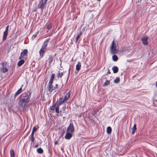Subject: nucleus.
I'll return each mask as SVG.
<instances>
[{"mask_svg": "<svg viewBox=\"0 0 157 157\" xmlns=\"http://www.w3.org/2000/svg\"><path fill=\"white\" fill-rule=\"evenodd\" d=\"M70 95H71V94H70V91H69V92H68L66 94V96H67V98H69V97H70Z\"/></svg>", "mask_w": 157, "mask_h": 157, "instance_id": "38", "label": "nucleus"}, {"mask_svg": "<svg viewBox=\"0 0 157 157\" xmlns=\"http://www.w3.org/2000/svg\"><path fill=\"white\" fill-rule=\"evenodd\" d=\"M22 90V89L21 87H20L18 90L15 93V94L14 95H12V96L14 97L15 98L16 96L20 94Z\"/></svg>", "mask_w": 157, "mask_h": 157, "instance_id": "14", "label": "nucleus"}, {"mask_svg": "<svg viewBox=\"0 0 157 157\" xmlns=\"http://www.w3.org/2000/svg\"><path fill=\"white\" fill-rule=\"evenodd\" d=\"M68 99L67 98V96L65 95L64 97V98H63V100H64V101L66 102L65 106H64L62 108H68V103L67 102V101Z\"/></svg>", "mask_w": 157, "mask_h": 157, "instance_id": "13", "label": "nucleus"}, {"mask_svg": "<svg viewBox=\"0 0 157 157\" xmlns=\"http://www.w3.org/2000/svg\"><path fill=\"white\" fill-rule=\"evenodd\" d=\"M112 131V129L111 127L109 126L107 128L106 132L108 134H110Z\"/></svg>", "mask_w": 157, "mask_h": 157, "instance_id": "28", "label": "nucleus"}, {"mask_svg": "<svg viewBox=\"0 0 157 157\" xmlns=\"http://www.w3.org/2000/svg\"><path fill=\"white\" fill-rule=\"evenodd\" d=\"M31 95V93L27 91L22 94L19 97L18 104L20 107L25 108L27 106Z\"/></svg>", "mask_w": 157, "mask_h": 157, "instance_id": "1", "label": "nucleus"}, {"mask_svg": "<svg viewBox=\"0 0 157 157\" xmlns=\"http://www.w3.org/2000/svg\"><path fill=\"white\" fill-rule=\"evenodd\" d=\"M23 56L22 55H21V54H20V57L19 58V59L20 60H22V58H23Z\"/></svg>", "mask_w": 157, "mask_h": 157, "instance_id": "41", "label": "nucleus"}, {"mask_svg": "<svg viewBox=\"0 0 157 157\" xmlns=\"http://www.w3.org/2000/svg\"><path fill=\"white\" fill-rule=\"evenodd\" d=\"M15 98L12 95L10 97V99L9 101L8 102V108H11L14 104L15 100Z\"/></svg>", "mask_w": 157, "mask_h": 157, "instance_id": "4", "label": "nucleus"}, {"mask_svg": "<svg viewBox=\"0 0 157 157\" xmlns=\"http://www.w3.org/2000/svg\"><path fill=\"white\" fill-rule=\"evenodd\" d=\"M63 75V73H60V71H59L57 75V76L58 78H61Z\"/></svg>", "mask_w": 157, "mask_h": 157, "instance_id": "29", "label": "nucleus"}, {"mask_svg": "<svg viewBox=\"0 0 157 157\" xmlns=\"http://www.w3.org/2000/svg\"><path fill=\"white\" fill-rule=\"evenodd\" d=\"M48 30H47V31H46V32H47V33H48Z\"/></svg>", "mask_w": 157, "mask_h": 157, "instance_id": "50", "label": "nucleus"}, {"mask_svg": "<svg viewBox=\"0 0 157 157\" xmlns=\"http://www.w3.org/2000/svg\"><path fill=\"white\" fill-rule=\"evenodd\" d=\"M63 104L65 106L66 102L63 100V98H60L57 100L55 105H53L52 108H59V106Z\"/></svg>", "mask_w": 157, "mask_h": 157, "instance_id": "3", "label": "nucleus"}, {"mask_svg": "<svg viewBox=\"0 0 157 157\" xmlns=\"http://www.w3.org/2000/svg\"><path fill=\"white\" fill-rule=\"evenodd\" d=\"M55 75L54 73H52L51 75L50 79L48 82V84L53 83L54 79L55 77Z\"/></svg>", "mask_w": 157, "mask_h": 157, "instance_id": "16", "label": "nucleus"}, {"mask_svg": "<svg viewBox=\"0 0 157 157\" xmlns=\"http://www.w3.org/2000/svg\"><path fill=\"white\" fill-rule=\"evenodd\" d=\"M25 62V60L24 59L20 60L18 63L17 66L20 67Z\"/></svg>", "mask_w": 157, "mask_h": 157, "instance_id": "20", "label": "nucleus"}, {"mask_svg": "<svg viewBox=\"0 0 157 157\" xmlns=\"http://www.w3.org/2000/svg\"><path fill=\"white\" fill-rule=\"evenodd\" d=\"M81 67V63L78 62L76 66V70L77 71V73L78 72V71L80 70Z\"/></svg>", "mask_w": 157, "mask_h": 157, "instance_id": "19", "label": "nucleus"}, {"mask_svg": "<svg viewBox=\"0 0 157 157\" xmlns=\"http://www.w3.org/2000/svg\"><path fill=\"white\" fill-rule=\"evenodd\" d=\"M83 32H80L79 34H78L76 37V42L80 38Z\"/></svg>", "mask_w": 157, "mask_h": 157, "instance_id": "23", "label": "nucleus"}, {"mask_svg": "<svg viewBox=\"0 0 157 157\" xmlns=\"http://www.w3.org/2000/svg\"><path fill=\"white\" fill-rule=\"evenodd\" d=\"M72 133L71 132H67V133L65 136V138L66 139H69L72 136Z\"/></svg>", "mask_w": 157, "mask_h": 157, "instance_id": "12", "label": "nucleus"}, {"mask_svg": "<svg viewBox=\"0 0 157 157\" xmlns=\"http://www.w3.org/2000/svg\"><path fill=\"white\" fill-rule=\"evenodd\" d=\"M148 36H143L141 39V40L144 45H147L148 44Z\"/></svg>", "mask_w": 157, "mask_h": 157, "instance_id": "7", "label": "nucleus"}, {"mask_svg": "<svg viewBox=\"0 0 157 157\" xmlns=\"http://www.w3.org/2000/svg\"><path fill=\"white\" fill-rule=\"evenodd\" d=\"M55 109V111L57 113H58L59 112V109H50L51 111H54Z\"/></svg>", "mask_w": 157, "mask_h": 157, "instance_id": "36", "label": "nucleus"}, {"mask_svg": "<svg viewBox=\"0 0 157 157\" xmlns=\"http://www.w3.org/2000/svg\"><path fill=\"white\" fill-rule=\"evenodd\" d=\"M85 29H86V27H83L82 29V32H83L85 31Z\"/></svg>", "mask_w": 157, "mask_h": 157, "instance_id": "44", "label": "nucleus"}, {"mask_svg": "<svg viewBox=\"0 0 157 157\" xmlns=\"http://www.w3.org/2000/svg\"><path fill=\"white\" fill-rule=\"evenodd\" d=\"M34 132H34L33 131H32V133H31V136H34Z\"/></svg>", "mask_w": 157, "mask_h": 157, "instance_id": "43", "label": "nucleus"}, {"mask_svg": "<svg viewBox=\"0 0 157 157\" xmlns=\"http://www.w3.org/2000/svg\"><path fill=\"white\" fill-rule=\"evenodd\" d=\"M38 144H37L36 145H35V147H38Z\"/></svg>", "mask_w": 157, "mask_h": 157, "instance_id": "48", "label": "nucleus"}, {"mask_svg": "<svg viewBox=\"0 0 157 157\" xmlns=\"http://www.w3.org/2000/svg\"><path fill=\"white\" fill-rule=\"evenodd\" d=\"M46 49L41 48L39 51L40 56V58L42 57L46 52Z\"/></svg>", "mask_w": 157, "mask_h": 157, "instance_id": "11", "label": "nucleus"}, {"mask_svg": "<svg viewBox=\"0 0 157 157\" xmlns=\"http://www.w3.org/2000/svg\"><path fill=\"white\" fill-rule=\"evenodd\" d=\"M112 45H113V48H117V46H118V44H116L115 43L114 40L112 42L111 46Z\"/></svg>", "mask_w": 157, "mask_h": 157, "instance_id": "32", "label": "nucleus"}, {"mask_svg": "<svg viewBox=\"0 0 157 157\" xmlns=\"http://www.w3.org/2000/svg\"><path fill=\"white\" fill-rule=\"evenodd\" d=\"M38 104L36 102H32L30 104V107H33V108H38L39 106H37Z\"/></svg>", "mask_w": 157, "mask_h": 157, "instance_id": "17", "label": "nucleus"}, {"mask_svg": "<svg viewBox=\"0 0 157 157\" xmlns=\"http://www.w3.org/2000/svg\"><path fill=\"white\" fill-rule=\"evenodd\" d=\"M53 83L48 84V90L50 93H51L53 91L55 90V87L53 86Z\"/></svg>", "mask_w": 157, "mask_h": 157, "instance_id": "8", "label": "nucleus"}, {"mask_svg": "<svg viewBox=\"0 0 157 157\" xmlns=\"http://www.w3.org/2000/svg\"><path fill=\"white\" fill-rule=\"evenodd\" d=\"M28 53V51L26 49H24L23 51L21 52V54L23 56H24L26 55Z\"/></svg>", "mask_w": 157, "mask_h": 157, "instance_id": "25", "label": "nucleus"}, {"mask_svg": "<svg viewBox=\"0 0 157 157\" xmlns=\"http://www.w3.org/2000/svg\"><path fill=\"white\" fill-rule=\"evenodd\" d=\"M110 81L106 80L105 82L103 84V86H105L109 84Z\"/></svg>", "mask_w": 157, "mask_h": 157, "instance_id": "30", "label": "nucleus"}, {"mask_svg": "<svg viewBox=\"0 0 157 157\" xmlns=\"http://www.w3.org/2000/svg\"><path fill=\"white\" fill-rule=\"evenodd\" d=\"M64 109L63 108V109H60V112L61 113H62V110L63 111Z\"/></svg>", "mask_w": 157, "mask_h": 157, "instance_id": "46", "label": "nucleus"}, {"mask_svg": "<svg viewBox=\"0 0 157 157\" xmlns=\"http://www.w3.org/2000/svg\"><path fill=\"white\" fill-rule=\"evenodd\" d=\"M10 157H14L15 153L13 150H11L10 151Z\"/></svg>", "mask_w": 157, "mask_h": 157, "instance_id": "27", "label": "nucleus"}, {"mask_svg": "<svg viewBox=\"0 0 157 157\" xmlns=\"http://www.w3.org/2000/svg\"><path fill=\"white\" fill-rule=\"evenodd\" d=\"M38 33V31L33 35L32 37V40L34 39L36 37Z\"/></svg>", "mask_w": 157, "mask_h": 157, "instance_id": "34", "label": "nucleus"}, {"mask_svg": "<svg viewBox=\"0 0 157 157\" xmlns=\"http://www.w3.org/2000/svg\"><path fill=\"white\" fill-rule=\"evenodd\" d=\"M58 85L57 84H56V85L54 87H55V90H56V89H57L58 88Z\"/></svg>", "mask_w": 157, "mask_h": 157, "instance_id": "42", "label": "nucleus"}, {"mask_svg": "<svg viewBox=\"0 0 157 157\" xmlns=\"http://www.w3.org/2000/svg\"><path fill=\"white\" fill-rule=\"evenodd\" d=\"M39 128V127L38 126H37V127H34L33 128L32 131L35 132L37 131V129H38Z\"/></svg>", "mask_w": 157, "mask_h": 157, "instance_id": "35", "label": "nucleus"}, {"mask_svg": "<svg viewBox=\"0 0 157 157\" xmlns=\"http://www.w3.org/2000/svg\"><path fill=\"white\" fill-rule=\"evenodd\" d=\"M70 70H71V66H70V67H69V69L68 70V76L67 80L68 79L69 77V75H70Z\"/></svg>", "mask_w": 157, "mask_h": 157, "instance_id": "40", "label": "nucleus"}, {"mask_svg": "<svg viewBox=\"0 0 157 157\" xmlns=\"http://www.w3.org/2000/svg\"><path fill=\"white\" fill-rule=\"evenodd\" d=\"M2 68L0 69V72L3 73H6L8 71V69L2 66Z\"/></svg>", "mask_w": 157, "mask_h": 157, "instance_id": "15", "label": "nucleus"}, {"mask_svg": "<svg viewBox=\"0 0 157 157\" xmlns=\"http://www.w3.org/2000/svg\"><path fill=\"white\" fill-rule=\"evenodd\" d=\"M7 65V62H3L2 63V66H6Z\"/></svg>", "mask_w": 157, "mask_h": 157, "instance_id": "39", "label": "nucleus"}, {"mask_svg": "<svg viewBox=\"0 0 157 157\" xmlns=\"http://www.w3.org/2000/svg\"><path fill=\"white\" fill-rule=\"evenodd\" d=\"M110 73H111V72L110 71V70L109 69H108L107 74H110Z\"/></svg>", "mask_w": 157, "mask_h": 157, "instance_id": "45", "label": "nucleus"}, {"mask_svg": "<svg viewBox=\"0 0 157 157\" xmlns=\"http://www.w3.org/2000/svg\"><path fill=\"white\" fill-rule=\"evenodd\" d=\"M74 129L73 124L71 123L67 127V132H71V133H73L74 132Z\"/></svg>", "mask_w": 157, "mask_h": 157, "instance_id": "6", "label": "nucleus"}, {"mask_svg": "<svg viewBox=\"0 0 157 157\" xmlns=\"http://www.w3.org/2000/svg\"><path fill=\"white\" fill-rule=\"evenodd\" d=\"M112 70L114 73H117L118 71V68L117 66H113L112 67Z\"/></svg>", "mask_w": 157, "mask_h": 157, "instance_id": "18", "label": "nucleus"}, {"mask_svg": "<svg viewBox=\"0 0 157 157\" xmlns=\"http://www.w3.org/2000/svg\"><path fill=\"white\" fill-rule=\"evenodd\" d=\"M50 108H52L51 107V106H50Z\"/></svg>", "mask_w": 157, "mask_h": 157, "instance_id": "51", "label": "nucleus"}, {"mask_svg": "<svg viewBox=\"0 0 157 157\" xmlns=\"http://www.w3.org/2000/svg\"><path fill=\"white\" fill-rule=\"evenodd\" d=\"M156 87L157 88V81L156 82Z\"/></svg>", "mask_w": 157, "mask_h": 157, "instance_id": "49", "label": "nucleus"}, {"mask_svg": "<svg viewBox=\"0 0 157 157\" xmlns=\"http://www.w3.org/2000/svg\"><path fill=\"white\" fill-rule=\"evenodd\" d=\"M113 45L111 46L110 47V50L111 53L112 54H115L118 52V49L115 48H113Z\"/></svg>", "mask_w": 157, "mask_h": 157, "instance_id": "10", "label": "nucleus"}, {"mask_svg": "<svg viewBox=\"0 0 157 157\" xmlns=\"http://www.w3.org/2000/svg\"><path fill=\"white\" fill-rule=\"evenodd\" d=\"M120 81V78L119 77H117L114 80V83L117 84Z\"/></svg>", "mask_w": 157, "mask_h": 157, "instance_id": "26", "label": "nucleus"}, {"mask_svg": "<svg viewBox=\"0 0 157 157\" xmlns=\"http://www.w3.org/2000/svg\"><path fill=\"white\" fill-rule=\"evenodd\" d=\"M52 60H53V58H52V55H49V57L48 58V62L49 65H50L52 63Z\"/></svg>", "mask_w": 157, "mask_h": 157, "instance_id": "21", "label": "nucleus"}, {"mask_svg": "<svg viewBox=\"0 0 157 157\" xmlns=\"http://www.w3.org/2000/svg\"><path fill=\"white\" fill-rule=\"evenodd\" d=\"M54 144H58V142L57 141H55L54 142Z\"/></svg>", "mask_w": 157, "mask_h": 157, "instance_id": "47", "label": "nucleus"}, {"mask_svg": "<svg viewBox=\"0 0 157 157\" xmlns=\"http://www.w3.org/2000/svg\"><path fill=\"white\" fill-rule=\"evenodd\" d=\"M118 57L117 56L114 54L112 56L113 60L114 61H117L118 60Z\"/></svg>", "mask_w": 157, "mask_h": 157, "instance_id": "22", "label": "nucleus"}, {"mask_svg": "<svg viewBox=\"0 0 157 157\" xmlns=\"http://www.w3.org/2000/svg\"><path fill=\"white\" fill-rule=\"evenodd\" d=\"M50 39V38L46 39L44 41L43 44L41 48L44 49H47V47L48 45V42L49 40Z\"/></svg>", "mask_w": 157, "mask_h": 157, "instance_id": "9", "label": "nucleus"}, {"mask_svg": "<svg viewBox=\"0 0 157 157\" xmlns=\"http://www.w3.org/2000/svg\"><path fill=\"white\" fill-rule=\"evenodd\" d=\"M52 27V24L51 23L48 24L47 26V29L49 30L51 29Z\"/></svg>", "mask_w": 157, "mask_h": 157, "instance_id": "33", "label": "nucleus"}, {"mask_svg": "<svg viewBox=\"0 0 157 157\" xmlns=\"http://www.w3.org/2000/svg\"><path fill=\"white\" fill-rule=\"evenodd\" d=\"M48 0H41L39 2L37 6V8L40 9L41 10V13H42L44 8L45 5L47 2Z\"/></svg>", "mask_w": 157, "mask_h": 157, "instance_id": "2", "label": "nucleus"}, {"mask_svg": "<svg viewBox=\"0 0 157 157\" xmlns=\"http://www.w3.org/2000/svg\"><path fill=\"white\" fill-rule=\"evenodd\" d=\"M31 140L33 143H34L35 140V138L34 136H31Z\"/></svg>", "mask_w": 157, "mask_h": 157, "instance_id": "37", "label": "nucleus"}, {"mask_svg": "<svg viewBox=\"0 0 157 157\" xmlns=\"http://www.w3.org/2000/svg\"><path fill=\"white\" fill-rule=\"evenodd\" d=\"M9 27V25L6 26V28L5 30L3 32V35L2 38V40L3 41L6 40V39L7 37L8 34Z\"/></svg>", "mask_w": 157, "mask_h": 157, "instance_id": "5", "label": "nucleus"}, {"mask_svg": "<svg viewBox=\"0 0 157 157\" xmlns=\"http://www.w3.org/2000/svg\"><path fill=\"white\" fill-rule=\"evenodd\" d=\"M37 152L39 154H42L43 152V150L41 148H39L37 150Z\"/></svg>", "mask_w": 157, "mask_h": 157, "instance_id": "31", "label": "nucleus"}, {"mask_svg": "<svg viewBox=\"0 0 157 157\" xmlns=\"http://www.w3.org/2000/svg\"><path fill=\"white\" fill-rule=\"evenodd\" d=\"M136 130V124H135L133 127L132 128V134H134L135 133Z\"/></svg>", "mask_w": 157, "mask_h": 157, "instance_id": "24", "label": "nucleus"}]
</instances>
